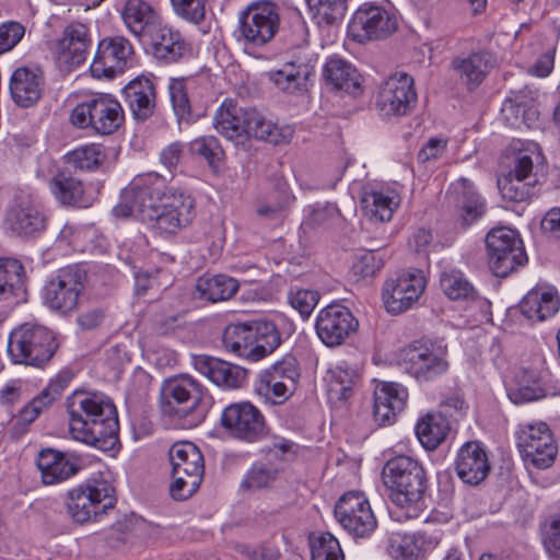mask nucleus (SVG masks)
I'll return each instance as SVG.
<instances>
[{
	"label": "nucleus",
	"instance_id": "c85d7f7f",
	"mask_svg": "<svg viewBox=\"0 0 560 560\" xmlns=\"http://www.w3.org/2000/svg\"><path fill=\"white\" fill-rule=\"evenodd\" d=\"M43 72L27 67L18 68L10 81V93L14 103L23 108L34 106L44 90Z\"/></svg>",
	"mask_w": 560,
	"mask_h": 560
},
{
	"label": "nucleus",
	"instance_id": "f257e3e1",
	"mask_svg": "<svg viewBox=\"0 0 560 560\" xmlns=\"http://www.w3.org/2000/svg\"><path fill=\"white\" fill-rule=\"evenodd\" d=\"M195 200L155 175L139 178L125 188L113 212L118 218L138 214L162 233L174 234L194 218Z\"/></svg>",
	"mask_w": 560,
	"mask_h": 560
},
{
	"label": "nucleus",
	"instance_id": "a878e982",
	"mask_svg": "<svg viewBox=\"0 0 560 560\" xmlns=\"http://www.w3.org/2000/svg\"><path fill=\"white\" fill-rule=\"evenodd\" d=\"M455 469L458 477L468 485H479L490 471L488 456L477 441L465 443L458 451Z\"/></svg>",
	"mask_w": 560,
	"mask_h": 560
},
{
	"label": "nucleus",
	"instance_id": "2f4dec72",
	"mask_svg": "<svg viewBox=\"0 0 560 560\" xmlns=\"http://www.w3.org/2000/svg\"><path fill=\"white\" fill-rule=\"evenodd\" d=\"M144 40L152 45L154 57L165 63L177 62L189 52V45L179 32L162 24Z\"/></svg>",
	"mask_w": 560,
	"mask_h": 560
},
{
	"label": "nucleus",
	"instance_id": "aec40b11",
	"mask_svg": "<svg viewBox=\"0 0 560 560\" xmlns=\"http://www.w3.org/2000/svg\"><path fill=\"white\" fill-rule=\"evenodd\" d=\"M446 347L434 343H413L404 352L405 370L420 382H427L443 374L448 363Z\"/></svg>",
	"mask_w": 560,
	"mask_h": 560
},
{
	"label": "nucleus",
	"instance_id": "f704fd0d",
	"mask_svg": "<svg viewBox=\"0 0 560 560\" xmlns=\"http://www.w3.org/2000/svg\"><path fill=\"white\" fill-rule=\"evenodd\" d=\"M323 75L332 89L345 91L348 94L361 93L360 74L347 60L339 57L330 58L323 71Z\"/></svg>",
	"mask_w": 560,
	"mask_h": 560
},
{
	"label": "nucleus",
	"instance_id": "2eb2a0df",
	"mask_svg": "<svg viewBox=\"0 0 560 560\" xmlns=\"http://www.w3.org/2000/svg\"><path fill=\"white\" fill-rule=\"evenodd\" d=\"M338 523L355 538L370 536L377 526L370 502L360 492L345 493L335 505Z\"/></svg>",
	"mask_w": 560,
	"mask_h": 560
},
{
	"label": "nucleus",
	"instance_id": "58836bf2",
	"mask_svg": "<svg viewBox=\"0 0 560 560\" xmlns=\"http://www.w3.org/2000/svg\"><path fill=\"white\" fill-rule=\"evenodd\" d=\"M450 422L441 413H427L420 418L416 425V434L427 451L436 450L450 432Z\"/></svg>",
	"mask_w": 560,
	"mask_h": 560
},
{
	"label": "nucleus",
	"instance_id": "603ef678",
	"mask_svg": "<svg viewBox=\"0 0 560 560\" xmlns=\"http://www.w3.org/2000/svg\"><path fill=\"white\" fill-rule=\"evenodd\" d=\"M168 91L173 110L178 122H191V105L185 81L183 79H172L168 85Z\"/></svg>",
	"mask_w": 560,
	"mask_h": 560
},
{
	"label": "nucleus",
	"instance_id": "79ce46f5",
	"mask_svg": "<svg viewBox=\"0 0 560 560\" xmlns=\"http://www.w3.org/2000/svg\"><path fill=\"white\" fill-rule=\"evenodd\" d=\"M50 188L55 197L68 206H83V184L72 176L70 172L60 171L50 180Z\"/></svg>",
	"mask_w": 560,
	"mask_h": 560
},
{
	"label": "nucleus",
	"instance_id": "49530a36",
	"mask_svg": "<svg viewBox=\"0 0 560 560\" xmlns=\"http://www.w3.org/2000/svg\"><path fill=\"white\" fill-rule=\"evenodd\" d=\"M458 186L460 188V218L463 225L468 226L485 214L486 205L468 179L462 178Z\"/></svg>",
	"mask_w": 560,
	"mask_h": 560
},
{
	"label": "nucleus",
	"instance_id": "3c124183",
	"mask_svg": "<svg viewBox=\"0 0 560 560\" xmlns=\"http://www.w3.org/2000/svg\"><path fill=\"white\" fill-rule=\"evenodd\" d=\"M319 23L327 25L341 21L347 12V0H306Z\"/></svg>",
	"mask_w": 560,
	"mask_h": 560
},
{
	"label": "nucleus",
	"instance_id": "4d7b16f0",
	"mask_svg": "<svg viewBox=\"0 0 560 560\" xmlns=\"http://www.w3.org/2000/svg\"><path fill=\"white\" fill-rule=\"evenodd\" d=\"M387 552L394 560H418L420 548L411 537L405 536L392 538Z\"/></svg>",
	"mask_w": 560,
	"mask_h": 560
},
{
	"label": "nucleus",
	"instance_id": "dca6fc26",
	"mask_svg": "<svg viewBox=\"0 0 560 560\" xmlns=\"http://www.w3.org/2000/svg\"><path fill=\"white\" fill-rule=\"evenodd\" d=\"M396 30V15L373 3H363L348 27L349 35L358 43L385 38Z\"/></svg>",
	"mask_w": 560,
	"mask_h": 560
},
{
	"label": "nucleus",
	"instance_id": "5701e85b",
	"mask_svg": "<svg viewBox=\"0 0 560 560\" xmlns=\"http://www.w3.org/2000/svg\"><path fill=\"white\" fill-rule=\"evenodd\" d=\"M495 57L489 50L471 51L452 59L451 68L468 91L476 90L494 68Z\"/></svg>",
	"mask_w": 560,
	"mask_h": 560
},
{
	"label": "nucleus",
	"instance_id": "5fc2aeb1",
	"mask_svg": "<svg viewBox=\"0 0 560 560\" xmlns=\"http://www.w3.org/2000/svg\"><path fill=\"white\" fill-rule=\"evenodd\" d=\"M295 384L260 375L259 393L264 394L272 404L284 402L294 392Z\"/></svg>",
	"mask_w": 560,
	"mask_h": 560
},
{
	"label": "nucleus",
	"instance_id": "c756f323",
	"mask_svg": "<svg viewBox=\"0 0 560 560\" xmlns=\"http://www.w3.org/2000/svg\"><path fill=\"white\" fill-rule=\"evenodd\" d=\"M408 393L396 383H382L374 392L373 416L380 424H392L405 409Z\"/></svg>",
	"mask_w": 560,
	"mask_h": 560
},
{
	"label": "nucleus",
	"instance_id": "a19ab883",
	"mask_svg": "<svg viewBox=\"0 0 560 560\" xmlns=\"http://www.w3.org/2000/svg\"><path fill=\"white\" fill-rule=\"evenodd\" d=\"M246 122L248 126L245 128L244 137L247 138L253 137L272 144H280L287 142L291 135L290 132L284 133L281 128L266 119L256 108L247 109Z\"/></svg>",
	"mask_w": 560,
	"mask_h": 560
},
{
	"label": "nucleus",
	"instance_id": "f03ea898",
	"mask_svg": "<svg viewBox=\"0 0 560 560\" xmlns=\"http://www.w3.org/2000/svg\"><path fill=\"white\" fill-rule=\"evenodd\" d=\"M69 431L73 439L102 451L118 443V417L115 405L96 395L73 393L67 400Z\"/></svg>",
	"mask_w": 560,
	"mask_h": 560
},
{
	"label": "nucleus",
	"instance_id": "a18cd8bd",
	"mask_svg": "<svg viewBox=\"0 0 560 560\" xmlns=\"http://www.w3.org/2000/svg\"><path fill=\"white\" fill-rule=\"evenodd\" d=\"M440 285L444 294L454 301L476 300L478 292L465 275L456 269L444 271L440 278Z\"/></svg>",
	"mask_w": 560,
	"mask_h": 560
},
{
	"label": "nucleus",
	"instance_id": "0eeeda50",
	"mask_svg": "<svg viewBox=\"0 0 560 560\" xmlns=\"http://www.w3.org/2000/svg\"><path fill=\"white\" fill-rule=\"evenodd\" d=\"M173 481L170 494L176 501L189 499L200 487L205 464L200 450L191 442H177L168 451Z\"/></svg>",
	"mask_w": 560,
	"mask_h": 560
},
{
	"label": "nucleus",
	"instance_id": "8fccbe9b",
	"mask_svg": "<svg viewBox=\"0 0 560 560\" xmlns=\"http://www.w3.org/2000/svg\"><path fill=\"white\" fill-rule=\"evenodd\" d=\"M279 472V469L270 464L255 463L243 479L241 488L245 490L269 488L278 479Z\"/></svg>",
	"mask_w": 560,
	"mask_h": 560
},
{
	"label": "nucleus",
	"instance_id": "7c9ffc66",
	"mask_svg": "<svg viewBox=\"0 0 560 560\" xmlns=\"http://www.w3.org/2000/svg\"><path fill=\"white\" fill-rule=\"evenodd\" d=\"M121 18L126 27L139 39H145L160 24V15L145 0H127Z\"/></svg>",
	"mask_w": 560,
	"mask_h": 560
},
{
	"label": "nucleus",
	"instance_id": "72a5a7b5",
	"mask_svg": "<svg viewBox=\"0 0 560 560\" xmlns=\"http://www.w3.org/2000/svg\"><path fill=\"white\" fill-rule=\"evenodd\" d=\"M247 109L232 100H226L214 116L215 130L226 139L235 142L242 141L247 125Z\"/></svg>",
	"mask_w": 560,
	"mask_h": 560
},
{
	"label": "nucleus",
	"instance_id": "c03bdc74",
	"mask_svg": "<svg viewBox=\"0 0 560 560\" xmlns=\"http://www.w3.org/2000/svg\"><path fill=\"white\" fill-rule=\"evenodd\" d=\"M293 201L294 196L290 194L285 185H282L277 191L269 194L265 200L259 201L255 212L265 220H283Z\"/></svg>",
	"mask_w": 560,
	"mask_h": 560
},
{
	"label": "nucleus",
	"instance_id": "13d9d810",
	"mask_svg": "<svg viewBox=\"0 0 560 560\" xmlns=\"http://www.w3.org/2000/svg\"><path fill=\"white\" fill-rule=\"evenodd\" d=\"M383 265V259L377 253L366 250L355 257L352 264V272L361 278L373 277L382 269Z\"/></svg>",
	"mask_w": 560,
	"mask_h": 560
},
{
	"label": "nucleus",
	"instance_id": "338daca9",
	"mask_svg": "<svg viewBox=\"0 0 560 560\" xmlns=\"http://www.w3.org/2000/svg\"><path fill=\"white\" fill-rule=\"evenodd\" d=\"M66 386V380L61 383L60 380L57 382L50 383L45 389L40 392L38 396L32 399L30 404L38 409L42 412L44 409L49 407L55 400H57L62 389Z\"/></svg>",
	"mask_w": 560,
	"mask_h": 560
},
{
	"label": "nucleus",
	"instance_id": "f8f14e48",
	"mask_svg": "<svg viewBox=\"0 0 560 560\" xmlns=\"http://www.w3.org/2000/svg\"><path fill=\"white\" fill-rule=\"evenodd\" d=\"M517 447L523 460L538 469L550 467L558 452L551 430L545 422L521 424Z\"/></svg>",
	"mask_w": 560,
	"mask_h": 560
},
{
	"label": "nucleus",
	"instance_id": "4c0bfd02",
	"mask_svg": "<svg viewBox=\"0 0 560 560\" xmlns=\"http://www.w3.org/2000/svg\"><path fill=\"white\" fill-rule=\"evenodd\" d=\"M238 288V281L225 275H205L196 283L198 296L212 303L232 299Z\"/></svg>",
	"mask_w": 560,
	"mask_h": 560
},
{
	"label": "nucleus",
	"instance_id": "09e8293b",
	"mask_svg": "<svg viewBox=\"0 0 560 560\" xmlns=\"http://www.w3.org/2000/svg\"><path fill=\"white\" fill-rule=\"evenodd\" d=\"M106 151L102 144L81 145L67 154V162L82 171L97 170L106 160Z\"/></svg>",
	"mask_w": 560,
	"mask_h": 560
},
{
	"label": "nucleus",
	"instance_id": "864d4df0",
	"mask_svg": "<svg viewBox=\"0 0 560 560\" xmlns=\"http://www.w3.org/2000/svg\"><path fill=\"white\" fill-rule=\"evenodd\" d=\"M191 153L203 158L211 167H214L224 158V151L214 136H203L189 144Z\"/></svg>",
	"mask_w": 560,
	"mask_h": 560
},
{
	"label": "nucleus",
	"instance_id": "473e14b6",
	"mask_svg": "<svg viewBox=\"0 0 560 560\" xmlns=\"http://www.w3.org/2000/svg\"><path fill=\"white\" fill-rule=\"evenodd\" d=\"M559 304L556 290L534 288L520 302V311L532 322H542L558 312Z\"/></svg>",
	"mask_w": 560,
	"mask_h": 560
},
{
	"label": "nucleus",
	"instance_id": "e433bc0d",
	"mask_svg": "<svg viewBox=\"0 0 560 560\" xmlns=\"http://www.w3.org/2000/svg\"><path fill=\"white\" fill-rule=\"evenodd\" d=\"M314 75V67L308 62L289 61L281 70L271 74L275 84L283 92L295 93L307 89Z\"/></svg>",
	"mask_w": 560,
	"mask_h": 560
},
{
	"label": "nucleus",
	"instance_id": "ddd939ff",
	"mask_svg": "<svg viewBox=\"0 0 560 560\" xmlns=\"http://www.w3.org/2000/svg\"><path fill=\"white\" fill-rule=\"evenodd\" d=\"M84 280L85 273L78 266L60 269L44 288L46 305L63 315L74 311L84 288Z\"/></svg>",
	"mask_w": 560,
	"mask_h": 560
},
{
	"label": "nucleus",
	"instance_id": "a211bd4d",
	"mask_svg": "<svg viewBox=\"0 0 560 560\" xmlns=\"http://www.w3.org/2000/svg\"><path fill=\"white\" fill-rule=\"evenodd\" d=\"M135 50L130 42L122 36L102 39L90 67L96 79H113L131 66Z\"/></svg>",
	"mask_w": 560,
	"mask_h": 560
},
{
	"label": "nucleus",
	"instance_id": "052dcab7",
	"mask_svg": "<svg viewBox=\"0 0 560 560\" xmlns=\"http://www.w3.org/2000/svg\"><path fill=\"white\" fill-rule=\"evenodd\" d=\"M262 375H266V377L275 376L277 380L295 384L300 377L296 359L291 355L285 357L282 361L275 363L270 369L266 370Z\"/></svg>",
	"mask_w": 560,
	"mask_h": 560
},
{
	"label": "nucleus",
	"instance_id": "9d476101",
	"mask_svg": "<svg viewBox=\"0 0 560 560\" xmlns=\"http://www.w3.org/2000/svg\"><path fill=\"white\" fill-rule=\"evenodd\" d=\"M489 267L497 277L504 278L527 262V255L518 233L510 228L492 229L486 236Z\"/></svg>",
	"mask_w": 560,
	"mask_h": 560
},
{
	"label": "nucleus",
	"instance_id": "69168bd1",
	"mask_svg": "<svg viewBox=\"0 0 560 560\" xmlns=\"http://www.w3.org/2000/svg\"><path fill=\"white\" fill-rule=\"evenodd\" d=\"M24 27L18 22L0 25V54L11 50L23 37Z\"/></svg>",
	"mask_w": 560,
	"mask_h": 560
},
{
	"label": "nucleus",
	"instance_id": "e2e57ef3",
	"mask_svg": "<svg viewBox=\"0 0 560 560\" xmlns=\"http://www.w3.org/2000/svg\"><path fill=\"white\" fill-rule=\"evenodd\" d=\"M236 550L247 560H278L280 558L278 548L269 542L259 545L242 544L236 547Z\"/></svg>",
	"mask_w": 560,
	"mask_h": 560
},
{
	"label": "nucleus",
	"instance_id": "9b49d317",
	"mask_svg": "<svg viewBox=\"0 0 560 560\" xmlns=\"http://www.w3.org/2000/svg\"><path fill=\"white\" fill-rule=\"evenodd\" d=\"M280 26L279 8L270 1L254 2L240 15L238 40L260 47L269 43Z\"/></svg>",
	"mask_w": 560,
	"mask_h": 560
},
{
	"label": "nucleus",
	"instance_id": "6ab92c4d",
	"mask_svg": "<svg viewBox=\"0 0 560 560\" xmlns=\"http://www.w3.org/2000/svg\"><path fill=\"white\" fill-rule=\"evenodd\" d=\"M417 98L412 77L395 73L380 86L376 106L386 116H405L416 106Z\"/></svg>",
	"mask_w": 560,
	"mask_h": 560
},
{
	"label": "nucleus",
	"instance_id": "bf43d9fd",
	"mask_svg": "<svg viewBox=\"0 0 560 560\" xmlns=\"http://www.w3.org/2000/svg\"><path fill=\"white\" fill-rule=\"evenodd\" d=\"M549 390L535 381L530 385H520L516 388L509 389V398L515 405L532 402L546 397Z\"/></svg>",
	"mask_w": 560,
	"mask_h": 560
},
{
	"label": "nucleus",
	"instance_id": "774afa93",
	"mask_svg": "<svg viewBox=\"0 0 560 560\" xmlns=\"http://www.w3.org/2000/svg\"><path fill=\"white\" fill-rule=\"evenodd\" d=\"M544 545L552 557L560 558V518L551 521L546 527Z\"/></svg>",
	"mask_w": 560,
	"mask_h": 560
},
{
	"label": "nucleus",
	"instance_id": "680f3d73",
	"mask_svg": "<svg viewBox=\"0 0 560 560\" xmlns=\"http://www.w3.org/2000/svg\"><path fill=\"white\" fill-rule=\"evenodd\" d=\"M317 291L299 289L289 295V302L293 308L299 311L303 318H307L318 303Z\"/></svg>",
	"mask_w": 560,
	"mask_h": 560
},
{
	"label": "nucleus",
	"instance_id": "ea45409f",
	"mask_svg": "<svg viewBox=\"0 0 560 560\" xmlns=\"http://www.w3.org/2000/svg\"><path fill=\"white\" fill-rule=\"evenodd\" d=\"M398 205L399 197L394 191L371 190L364 192L361 199L365 215L378 222L389 221Z\"/></svg>",
	"mask_w": 560,
	"mask_h": 560
},
{
	"label": "nucleus",
	"instance_id": "4be33fe9",
	"mask_svg": "<svg viewBox=\"0 0 560 560\" xmlns=\"http://www.w3.org/2000/svg\"><path fill=\"white\" fill-rule=\"evenodd\" d=\"M424 290V278L420 272L404 273L388 279L383 287V302L388 313L400 314L416 303Z\"/></svg>",
	"mask_w": 560,
	"mask_h": 560
},
{
	"label": "nucleus",
	"instance_id": "b1692460",
	"mask_svg": "<svg viewBox=\"0 0 560 560\" xmlns=\"http://www.w3.org/2000/svg\"><path fill=\"white\" fill-rule=\"evenodd\" d=\"M5 223L19 236H35L45 230L47 218L38 205L23 198L9 209Z\"/></svg>",
	"mask_w": 560,
	"mask_h": 560
},
{
	"label": "nucleus",
	"instance_id": "de8ad7c7",
	"mask_svg": "<svg viewBox=\"0 0 560 560\" xmlns=\"http://www.w3.org/2000/svg\"><path fill=\"white\" fill-rule=\"evenodd\" d=\"M359 375L353 369L336 366L329 371L328 394L331 399L347 400L353 393Z\"/></svg>",
	"mask_w": 560,
	"mask_h": 560
},
{
	"label": "nucleus",
	"instance_id": "423d86ee",
	"mask_svg": "<svg viewBox=\"0 0 560 560\" xmlns=\"http://www.w3.org/2000/svg\"><path fill=\"white\" fill-rule=\"evenodd\" d=\"M59 348L56 335L49 328L25 323L9 335L8 354L15 364L44 368Z\"/></svg>",
	"mask_w": 560,
	"mask_h": 560
},
{
	"label": "nucleus",
	"instance_id": "0e129e2a",
	"mask_svg": "<svg viewBox=\"0 0 560 560\" xmlns=\"http://www.w3.org/2000/svg\"><path fill=\"white\" fill-rule=\"evenodd\" d=\"M178 15L187 21L199 23L205 18V0H171Z\"/></svg>",
	"mask_w": 560,
	"mask_h": 560
},
{
	"label": "nucleus",
	"instance_id": "6e6d98bb",
	"mask_svg": "<svg viewBox=\"0 0 560 560\" xmlns=\"http://www.w3.org/2000/svg\"><path fill=\"white\" fill-rule=\"evenodd\" d=\"M312 560H343L339 541L329 533L312 544Z\"/></svg>",
	"mask_w": 560,
	"mask_h": 560
},
{
	"label": "nucleus",
	"instance_id": "20e7f679",
	"mask_svg": "<svg viewBox=\"0 0 560 560\" xmlns=\"http://www.w3.org/2000/svg\"><path fill=\"white\" fill-rule=\"evenodd\" d=\"M384 486L390 501L401 508H417L423 502L429 489L428 474L423 465L406 455L388 459L382 470Z\"/></svg>",
	"mask_w": 560,
	"mask_h": 560
},
{
	"label": "nucleus",
	"instance_id": "f3484780",
	"mask_svg": "<svg viewBox=\"0 0 560 560\" xmlns=\"http://www.w3.org/2000/svg\"><path fill=\"white\" fill-rule=\"evenodd\" d=\"M91 46L89 27L74 21L63 28L61 36L51 44L50 49L59 68L70 71L86 60Z\"/></svg>",
	"mask_w": 560,
	"mask_h": 560
},
{
	"label": "nucleus",
	"instance_id": "6e6552de",
	"mask_svg": "<svg viewBox=\"0 0 560 560\" xmlns=\"http://www.w3.org/2000/svg\"><path fill=\"white\" fill-rule=\"evenodd\" d=\"M120 103L109 94H97L78 104L70 114V121L80 129L91 128L98 135L109 136L124 124Z\"/></svg>",
	"mask_w": 560,
	"mask_h": 560
},
{
	"label": "nucleus",
	"instance_id": "412c9836",
	"mask_svg": "<svg viewBox=\"0 0 560 560\" xmlns=\"http://www.w3.org/2000/svg\"><path fill=\"white\" fill-rule=\"evenodd\" d=\"M358 319L341 304H330L323 308L316 318V332L327 347H337L355 334Z\"/></svg>",
	"mask_w": 560,
	"mask_h": 560
},
{
	"label": "nucleus",
	"instance_id": "39448f33",
	"mask_svg": "<svg viewBox=\"0 0 560 560\" xmlns=\"http://www.w3.org/2000/svg\"><path fill=\"white\" fill-rule=\"evenodd\" d=\"M280 343V332L269 320L231 324L223 332L225 349L253 362L272 353Z\"/></svg>",
	"mask_w": 560,
	"mask_h": 560
},
{
	"label": "nucleus",
	"instance_id": "c9c22d12",
	"mask_svg": "<svg viewBox=\"0 0 560 560\" xmlns=\"http://www.w3.org/2000/svg\"><path fill=\"white\" fill-rule=\"evenodd\" d=\"M25 270L15 258H0V301L22 299L25 293Z\"/></svg>",
	"mask_w": 560,
	"mask_h": 560
},
{
	"label": "nucleus",
	"instance_id": "393cba45",
	"mask_svg": "<svg viewBox=\"0 0 560 560\" xmlns=\"http://www.w3.org/2000/svg\"><path fill=\"white\" fill-rule=\"evenodd\" d=\"M36 464L45 485L60 483L80 470L78 456L52 448L43 450L38 454Z\"/></svg>",
	"mask_w": 560,
	"mask_h": 560
},
{
	"label": "nucleus",
	"instance_id": "37998d69",
	"mask_svg": "<svg viewBox=\"0 0 560 560\" xmlns=\"http://www.w3.org/2000/svg\"><path fill=\"white\" fill-rule=\"evenodd\" d=\"M497 184L501 197L509 202H526L538 192L536 180H526L510 174L500 176Z\"/></svg>",
	"mask_w": 560,
	"mask_h": 560
},
{
	"label": "nucleus",
	"instance_id": "7ed1b4c3",
	"mask_svg": "<svg viewBox=\"0 0 560 560\" xmlns=\"http://www.w3.org/2000/svg\"><path fill=\"white\" fill-rule=\"evenodd\" d=\"M212 405L208 390L187 374L166 378L161 386L160 407L164 416L176 419L183 428L200 424Z\"/></svg>",
	"mask_w": 560,
	"mask_h": 560
},
{
	"label": "nucleus",
	"instance_id": "4468645a",
	"mask_svg": "<svg viewBox=\"0 0 560 560\" xmlns=\"http://www.w3.org/2000/svg\"><path fill=\"white\" fill-rule=\"evenodd\" d=\"M221 424L231 436L248 443L257 442L268 433L264 415L247 401L231 404L224 408Z\"/></svg>",
	"mask_w": 560,
	"mask_h": 560
},
{
	"label": "nucleus",
	"instance_id": "cd10ccee",
	"mask_svg": "<svg viewBox=\"0 0 560 560\" xmlns=\"http://www.w3.org/2000/svg\"><path fill=\"white\" fill-rule=\"evenodd\" d=\"M192 364L198 372L224 388L242 387L247 375L245 369L209 355H194Z\"/></svg>",
	"mask_w": 560,
	"mask_h": 560
},
{
	"label": "nucleus",
	"instance_id": "bb28decb",
	"mask_svg": "<svg viewBox=\"0 0 560 560\" xmlns=\"http://www.w3.org/2000/svg\"><path fill=\"white\" fill-rule=\"evenodd\" d=\"M122 95L132 117L138 122L148 120L156 107V92L151 79L139 75L122 90Z\"/></svg>",
	"mask_w": 560,
	"mask_h": 560
},
{
	"label": "nucleus",
	"instance_id": "1a4fd4ad",
	"mask_svg": "<svg viewBox=\"0 0 560 560\" xmlns=\"http://www.w3.org/2000/svg\"><path fill=\"white\" fill-rule=\"evenodd\" d=\"M116 503L115 489L105 480L88 481L68 492L67 510L77 523L96 521Z\"/></svg>",
	"mask_w": 560,
	"mask_h": 560
}]
</instances>
